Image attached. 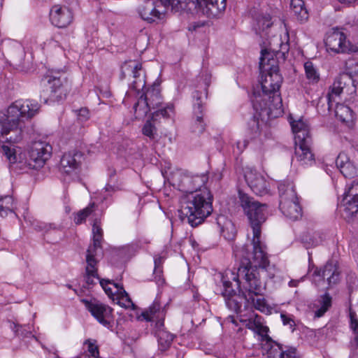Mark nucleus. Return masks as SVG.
I'll return each mask as SVG.
<instances>
[{"instance_id":"1","label":"nucleus","mask_w":358,"mask_h":358,"mask_svg":"<svg viewBox=\"0 0 358 358\" xmlns=\"http://www.w3.org/2000/svg\"><path fill=\"white\" fill-rule=\"evenodd\" d=\"M273 41L279 42V49L273 47L272 41H269V45L272 51L264 49L261 52L259 61V69L261 72L262 94L254 92L252 100L254 109L259 115L268 119L276 118L282 115L284 111L279 90L282 83V77L278 72L277 60L275 53L278 51L283 54L289 50V34L286 31L283 38H273Z\"/></svg>"},{"instance_id":"2","label":"nucleus","mask_w":358,"mask_h":358,"mask_svg":"<svg viewBox=\"0 0 358 358\" xmlns=\"http://www.w3.org/2000/svg\"><path fill=\"white\" fill-rule=\"evenodd\" d=\"M40 109L36 101L17 100L10 104L6 113L0 112V137L10 143H17L22 138L24 120L36 115Z\"/></svg>"},{"instance_id":"3","label":"nucleus","mask_w":358,"mask_h":358,"mask_svg":"<svg viewBox=\"0 0 358 358\" xmlns=\"http://www.w3.org/2000/svg\"><path fill=\"white\" fill-rule=\"evenodd\" d=\"M238 196L241 206L252 229L253 258L259 266H265L268 264V257L261 243L260 236L262 225L266 220L267 206L241 191L238 192Z\"/></svg>"},{"instance_id":"4","label":"nucleus","mask_w":358,"mask_h":358,"mask_svg":"<svg viewBox=\"0 0 358 358\" xmlns=\"http://www.w3.org/2000/svg\"><path fill=\"white\" fill-rule=\"evenodd\" d=\"M213 195L207 188L200 192L187 194L180 201L178 213L181 220L193 227H197L213 212Z\"/></svg>"},{"instance_id":"5","label":"nucleus","mask_w":358,"mask_h":358,"mask_svg":"<svg viewBox=\"0 0 358 358\" xmlns=\"http://www.w3.org/2000/svg\"><path fill=\"white\" fill-rule=\"evenodd\" d=\"M232 250L235 257L238 259H244L238 268V275H244L245 282L243 285L244 291L242 292L244 299H251L252 294H262L264 290V286L259 279V274L257 267L262 269H267L269 266V261L265 266H261L253 258V251L250 252L248 246L239 247L232 245Z\"/></svg>"},{"instance_id":"6","label":"nucleus","mask_w":358,"mask_h":358,"mask_svg":"<svg viewBox=\"0 0 358 358\" xmlns=\"http://www.w3.org/2000/svg\"><path fill=\"white\" fill-rule=\"evenodd\" d=\"M1 150L10 164H11L13 169L24 171L27 167L31 169H38L43 167L45 162L50 159L52 148L46 142H34L29 150V159L27 163H23L22 161L17 162L15 150L11 147L3 145Z\"/></svg>"},{"instance_id":"7","label":"nucleus","mask_w":358,"mask_h":358,"mask_svg":"<svg viewBox=\"0 0 358 358\" xmlns=\"http://www.w3.org/2000/svg\"><path fill=\"white\" fill-rule=\"evenodd\" d=\"M290 124L294 134L295 156L297 161L301 165H312L315 162V157L310 148L312 139L308 124L301 119L292 121Z\"/></svg>"},{"instance_id":"8","label":"nucleus","mask_w":358,"mask_h":358,"mask_svg":"<svg viewBox=\"0 0 358 358\" xmlns=\"http://www.w3.org/2000/svg\"><path fill=\"white\" fill-rule=\"evenodd\" d=\"M165 315L164 309L162 308L159 303L156 301L141 313V317L145 320L155 322V336L157 339L159 350L161 351L168 350L174 338V336L164 327Z\"/></svg>"},{"instance_id":"9","label":"nucleus","mask_w":358,"mask_h":358,"mask_svg":"<svg viewBox=\"0 0 358 358\" xmlns=\"http://www.w3.org/2000/svg\"><path fill=\"white\" fill-rule=\"evenodd\" d=\"M48 99L51 101H60L66 97L69 87L66 74L61 69H50L41 80Z\"/></svg>"},{"instance_id":"10","label":"nucleus","mask_w":358,"mask_h":358,"mask_svg":"<svg viewBox=\"0 0 358 358\" xmlns=\"http://www.w3.org/2000/svg\"><path fill=\"white\" fill-rule=\"evenodd\" d=\"M280 209L292 220H297L302 215V209L298 201L294 186L289 181H284L278 185Z\"/></svg>"},{"instance_id":"11","label":"nucleus","mask_w":358,"mask_h":358,"mask_svg":"<svg viewBox=\"0 0 358 358\" xmlns=\"http://www.w3.org/2000/svg\"><path fill=\"white\" fill-rule=\"evenodd\" d=\"M171 180L172 185L180 191L191 194L202 192L201 187L208 182V176L207 173L194 175L178 170L171 174Z\"/></svg>"},{"instance_id":"12","label":"nucleus","mask_w":358,"mask_h":358,"mask_svg":"<svg viewBox=\"0 0 358 358\" xmlns=\"http://www.w3.org/2000/svg\"><path fill=\"white\" fill-rule=\"evenodd\" d=\"M142 95L152 111V120L153 121H157L161 117L164 118L171 117L173 114V105L172 103L164 104L158 86H152Z\"/></svg>"},{"instance_id":"13","label":"nucleus","mask_w":358,"mask_h":358,"mask_svg":"<svg viewBox=\"0 0 358 358\" xmlns=\"http://www.w3.org/2000/svg\"><path fill=\"white\" fill-rule=\"evenodd\" d=\"M83 157V153L78 150H71L62 155L59 170L65 180H73L78 178Z\"/></svg>"},{"instance_id":"14","label":"nucleus","mask_w":358,"mask_h":358,"mask_svg":"<svg viewBox=\"0 0 358 358\" xmlns=\"http://www.w3.org/2000/svg\"><path fill=\"white\" fill-rule=\"evenodd\" d=\"M81 301L100 324L108 329L112 327L113 318L111 308L94 299H82Z\"/></svg>"},{"instance_id":"15","label":"nucleus","mask_w":358,"mask_h":358,"mask_svg":"<svg viewBox=\"0 0 358 358\" xmlns=\"http://www.w3.org/2000/svg\"><path fill=\"white\" fill-rule=\"evenodd\" d=\"M356 91L355 81L351 75L343 73L338 76L331 89V92L327 95L329 108L332 107V101L334 96H339L341 93L351 94Z\"/></svg>"},{"instance_id":"16","label":"nucleus","mask_w":358,"mask_h":358,"mask_svg":"<svg viewBox=\"0 0 358 358\" xmlns=\"http://www.w3.org/2000/svg\"><path fill=\"white\" fill-rule=\"evenodd\" d=\"M122 78H124V71H131L133 74L134 80L131 83V88L138 94L143 90L145 86V74L142 69V64L135 61H130L125 63L122 67Z\"/></svg>"},{"instance_id":"17","label":"nucleus","mask_w":358,"mask_h":358,"mask_svg":"<svg viewBox=\"0 0 358 358\" xmlns=\"http://www.w3.org/2000/svg\"><path fill=\"white\" fill-rule=\"evenodd\" d=\"M52 24L59 28H64L73 20L72 11L66 6L54 5L50 12Z\"/></svg>"},{"instance_id":"18","label":"nucleus","mask_w":358,"mask_h":358,"mask_svg":"<svg viewBox=\"0 0 358 358\" xmlns=\"http://www.w3.org/2000/svg\"><path fill=\"white\" fill-rule=\"evenodd\" d=\"M343 203L345 218L352 217L358 212V182L354 181L344 193Z\"/></svg>"},{"instance_id":"19","label":"nucleus","mask_w":358,"mask_h":358,"mask_svg":"<svg viewBox=\"0 0 358 358\" xmlns=\"http://www.w3.org/2000/svg\"><path fill=\"white\" fill-rule=\"evenodd\" d=\"M325 45L328 51L335 53L345 52L348 50L345 35L338 29L327 34Z\"/></svg>"},{"instance_id":"20","label":"nucleus","mask_w":358,"mask_h":358,"mask_svg":"<svg viewBox=\"0 0 358 358\" xmlns=\"http://www.w3.org/2000/svg\"><path fill=\"white\" fill-rule=\"evenodd\" d=\"M245 179L248 186L256 194L262 195L267 192V183L265 178L255 170H247L245 173Z\"/></svg>"},{"instance_id":"21","label":"nucleus","mask_w":358,"mask_h":358,"mask_svg":"<svg viewBox=\"0 0 358 358\" xmlns=\"http://www.w3.org/2000/svg\"><path fill=\"white\" fill-rule=\"evenodd\" d=\"M140 17L148 23L162 19L163 14L157 8L155 0H145L138 7Z\"/></svg>"},{"instance_id":"22","label":"nucleus","mask_w":358,"mask_h":358,"mask_svg":"<svg viewBox=\"0 0 358 358\" xmlns=\"http://www.w3.org/2000/svg\"><path fill=\"white\" fill-rule=\"evenodd\" d=\"M192 1L196 3L203 12L208 17H217L226 8V0H191L188 2Z\"/></svg>"},{"instance_id":"23","label":"nucleus","mask_w":358,"mask_h":358,"mask_svg":"<svg viewBox=\"0 0 358 358\" xmlns=\"http://www.w3.org/2000/svg\"><path fill=\"white\" fill-rule=\"evenodd\" d=\"M336 165L345 178H355L358 176V167L345 153L338 155L336 159Z\"/></svg>"},{"instance_id":"24","label":"nucleus","mask_w":358,"mask_h":358,"mask_svg":"<svg viewBox=\"0 0 358 358\" xmlns=\"http://www.w3.org/2000/svg\"><path fill=\"white\" fill-rule=\"evenodd\" d=\"M268 358H297L296 349L293 347H282L279 343L272 345V347L267 350Z\"/></svg>"},{"instance_id":"25","label":"nucleus","mask_w":358,"mask_h":358,"mask_svg":"<svg viewBox=\"0 0 358 358\" xmlns=\"http://www.w3.org/2000/svg\"><path fill=\"white\" fill-rule=\"evenodd\" d=\"M314 274L327 279L330 286L336 284L339 281L340 273L338 268L331 262H328L322 270L315 271Z\"/></svg>"},{"instance_id":"26","label":"nucleus","mask_w":358,"mask_h":358,"mask_svg":"<svg viewBox=\"0 0 358 358\" xmlns=\"http://www.w3.org/2000/svg\"><path fill=\"white\" fill-rule=\"evenodd\" d=\"M217 224L225 239L233 241L235 238L236 230L231 220H228L224 215H219L217 217Z\"/></svg>"},{"instance_id":"27","label":"nucleus","mask_w":358,"mask_h":358,"mask_svg":"<svg viewBox=\"0 0 358 358\" xmlns=\"http://www.w3.org/2000/svg\"><path fill=\"white\" fill-rule=\"evenodd\" d=\"M86 276L85 281L88 285H93L96 283L95 279L100 280L97 273L98 260L96 257L86 255Z\"/></svg>"},{"instance_id":"28","label":"nucleus","mask_w":358,"mask_h":358,"mask_svg":"<svg viewBox=\"0 0 358 358\" xmlns=\"http://www.w3.org/2000/svg\"><path fill=\"white\" fill-rule=\"evenodd\" d=\"M256 24L255 29L257 33L259 34L262 37L268 35L267 30L272 26L271 17L268 13H259L255 17Z\"/></svg>"},{"instance_id":"29","label":"nucleus","mask_w":358,"mask_h":358,"mask_svg":"<svg viewBox=\"0 0 358 358\" xmlns=\"http://www.w3.org/2000/svg\"><path fill=\"white\" fill-rule=\"evenodd\" d=\"M93 244L90 245L87 250V255L96 257L97 250L101 248V243L103 239V231L101 228L96 223L92 227Z\"/></svg>"},{"instance_id":"30","label":"nucleus","mask_w":358,"mask_h":358,"mask_svg":"<svg viewBox=\"0 0 358 358\" xmlns=\"http://www.w3.org/2000/svg\"><path fill=\"white\" fill-rule=\"evenodd\" d=\"M25 221L28 222L36 231H43L44 234H48L50 231H60L61 228L53 223H45L41 222L31 217H25Z\"/></svg>"},{"instance_id":"31","label":"nucleus","mask_w":358,"mask_h":358,"mask_svg":"<svg viewBox=\"0 0 358 358\" xmlns=\"http://www.w3.org/2000/svg\"><path fill=\"white\" fill-rule=\"evenodd\" d=\"M16 201L12 196L6 195L0 197V216L6 217L8 213H15Z\"/></svg>"},{"instance_id":"32","label":"nucleus","mask_w":358,"mask_h":358,"mask_svg":"<svg viewBox=\"0 0 358 358\" xmlns=\"http://www.w3.org/2000/svg\"><path fill=\"white\" fill-rule=\"evenodd\" d=\"M116 288V294L117 303L125 308H134V304L130 299L128 293L124 290L123 286L120 284H114Z\"/></svg>"},{"instance_id":"33","label":"nucleus","mask_w":358,"mask_h":358,"mask_svg":"<svg viewBox=\"0 0 358 358\" xmlns=\"http://www.w3.org/2000/svg\"><path fill=\"white\" fill-rule=\"evenodd\" d=\"M335 113L337 118L350 125L353 122L352 110L347 106L336 103Z\"/></svg>"},{"instance_id":"34","label":"nucleus","mask_w":358,"mask_h":358,"mask_svg":"<svg viewBox=\"0 0 358 358\" xmlns=\"http://www.w3.org/2000/svg\"><path fill=\"white\" fill-rule=\"evenodd\" d=\"M133 109L136 119H142L145 117L149 112L151 113L152 112L148 106L146 100L143 99V95H141L137 102L135 103Z\"/></svg>"},{"instance_id":"35","label":"nucleus","mask_w":358,"mask_h":358,"mask_svg":"<svg viewBox=\"0 0 358 358\" xmlns=\"http://www.w3.org/2000/svg\"><path fill=\"white\" fill-rule=\"evenodd\" d=\"M192 97L194 99L193 112H203V99L207 97L206 89H204L203 91L195 90L192 93Z\"/></svg>"},{"instance_id":"36","label":"nucleus","mask_w":358,"mask_h":358,"mask_svg":"<svg viewBox=\"0 0 358 358\" xmlns=\"http://www.w3.org/2000/svg\"><path fill=\"white\" fill-rule=\"evenodd\" d=\"M194 120L192 124V131L196 134H201L205 131L206 123L203 120V112H193Z\"/></svg>"},{"instance_id":"37","label":"nucleus","mask_w":358,"mask_h":358,"mask_svg":"<svg viewBox=\"0 0 358 358\" xmlns=\"http://www.w3.org/2000/svg\"><path fill=\"white\" fill-rule=\"evenodd\" d=\"M301 240L307 248L317 246L322 241L318 232H314L313 234L309 233L304 234L301 236Z\"/></svg>"},{"instance_id":"38","label":"nucleus","mask_w":358,"mask_h":358,"mask_svg":"<svg viewBox=\"0 0 358 358\" xmlns=\"http://www.w3.org/2000/svg\"><path fill=\"white\" fill-rule=\"evenodd\" d=\"M96 206L94 203H90L86 208L79 210L74 217V222L80 224L84 222L87 217H89L96 209Z\"/></svg>"},{"instance_id":"39","label":"nucleus","mask_w":358,"mask_h":358,"mask_svg":"<svg viewBox=\"0 0 358 358\" xmlns=\"http://www.w3.org/2000/svg\"><path fill=\"white\" fill-rule=\"evenodd\" d=\"M248 305L252 306L256 309L263 312L266 309L265 299L262 297V294H252L251 299H245Z\"/></svg>"},{"instance_id":"40","label":"nucleus","mask_w":358,"mask_h":358,"mask_svg":"<svg viewBox=\"0 0 358 358\" xmlns=\"http://www.w3.org/2000/svg\"><path fill=\"white\" fill-rule=\"evenodd\" d=\"M268 331V328L266 326H264L262 320L260 321L258 327L255 329V332L257 333L258 335H259L262 337V341H266V344L269 347L268 350L272 347V345H275V343H278L275 341H273L271 337L267 334Z\"/></svg>"},{"instance_id":"41","label":"nucleus","mask_w":358,"mask_h":358,"mask_svg":"<svg viewBox=\"0 0 358 358\" xmlns=\"http://www.w3.org/2000/svg\"><path fill=\"white\" fill-rule=\"evenodd\" d=\"M331 297L329 294L326 293L320 301V308L315 311V316L322 317L331 307Z\"/></svg>"},{"instance_id":"42","label":"nucleus","mask_w":358,"mask_h":358,"mask_svg":"<svg viewBox=\"0 0 358 358\" xmlns=\"http://www.w3.org/2000/svg\"><path fill=\"white\" fill-rule=\"evenodd\" d=\"M304 69L306 72V76L308 80L310 82L316 83L319 80L320 76L317 73L316 69L313 66V64L311 62H306L304 64Z\"/></svg>"},{"instance_id":"43","label":"nucleus","mask_w":358,"mask_h":358,"mask_svg":"<svg viewBox=\"0 0 358 358\" xmlns=\"http://www.w3.org/2000/svg\"><path fill=\"white\" fill-rule=\"evenodd\" d=\"M142 133L144 136L148 137L150 140H155L157 133V129L155 125H153L150 121H147L145 124L143 125L142 129Z\"/></svg>"},{"instance_id":"44","label":"nucleus","mask_w":358,"mask_h":358,"mask_svg":"<svg viewBox=\"0 0 358 358\" xmlns=\"http://www.w3.org/2000/svg\"><path fill=\"white\" fill-rule=\"evenodd\" d=\"M85 345L87 347V351L90 353L91 358H100L99 347L96 344V341L88 339L85 342Z\"/></svg>"},{"instance_id":"45","label":"nucleus","mask_w":358,"mask_h":358,"mask_svg":"<svg viewBox=\"0 0 358 358\" xmlns=\"http://www.w3.org/2000/svg\"><path fill=\"white\" fill-rule=\"evenodd\" d=\"M248 129L250 131L251 138H255L260 134L259 122L258 118L254 116L248 122Z\"/></svg>"},{"instance_id":"46","label":"nucleus","mask_w":358,"mask_h":358,"mask_svg":"<svg viewBox=\"0 0 358 358\" xmlns=\"http://www.w3.org/2000/svg\"><path fill=\"white\" fill-rule=\"evenodd\" d=\"M222 281L223 286L222 295L224 296V298L235 296L236 291L232 287V283L229 280H226L224 277H222Z\"/></svg>"},{"instance_id":"47","label":"nucleus","mask_w":358,"mask_h":358,"mask_svg":"<svg viewBox=\"0 0 358 358\" xmlns=\"http://www.w3.org/2000/svg\"><path fill=\"white\" fill-rule=\"evenodd\" d=\"M292 10L297 20L301 23L306 22L308 19V13L304 6L298 8L296 7Z\"/></svg>"},{"instance_id":"48","label":"nucleus","mask_w":358,"mask_h":358,"mask_svg":"<svg viewBox=\"0 0 358 358\" xmlns=\"http://www.w3.org/2000/svg\"><path fill=\"white\" fill-rule=\"evenodd\" d=\"M261 320H262V317L259 316L257 315H255L254 317H251L249 319L242 320L241 322H243L245 324V327L248 329H251L253 331H255V329L258 327V325Z\"/></svg>"},{"instance_id":"49","label":"nucleus","mask_w":358,"mask_h":358,"mask_svg":"<svg viewBox=\"0 0 358 358\" xmlns=\"http://www.w3.org/2000/svg\"><path fill=\"white\" fill-rule=\"evenodd\" d=\"M224 299L225 303L229 309L236 312L241 308V305L237 301L236 295L224 298Z\"/></svg>"},{"instance_id":"50","label":"nucleus","mask_w":358,"mask_h":358,"mask_svg":"<svg viewBox=\"0 0 358 358\" xmlns=\"http://www.w3.org/2000/svg\"><path fill=\"white\" fill-rule=\"evenodd\" d=\"M99 283H100L101 287L105 291L106 294L109 297L112 296L114 294L113 292L112 291L111 287H110L108 286V285H113L114 286V284H116L115 282H114L113 281L110 280L100 279Z\"/></svg>"},{"instance_id":"51","label":"nucleus","mask_w":358,"mask_h":358,"mask_svg":"<svg viewBox=\"0 0 358 358\" xmlns=\"http://www.w3.org/2000/svg\"><path fill=\"white\" fill-rule=\"evenodd\" d=\"M13 329L15 330V333L17 335L24 336V337H28L29 336L31 335V333L25 329V327L20 326L18 324H14Z\"/></svg>"},{"instance_id":"52","label":"nucleus","mask_w":358,"mask_h":358,"mask_svg":"<svg viewBox=\"0 0 358 358\" xmlns=\"http://www.w3.org/2000/svg\"><path fill=\"white\" fill-rule=\"evenodd\" d=\"M350 327L353 330L355 335H356L357 333H358V320L355 318V313L352 311L350 312Z\"/></svg>"},{"instance_id":"53","label":"nucleus","mask_w":358,"mask_h":358,"mask_svg":"<svg viewBox=\"0 0 358 358\" xmlns=\"http://www.w3.org/2000/svg\"><path fill=\"white\" fill-rule=\"evenodd\" d=\"M90 112L88 109L84 108L78 110V117L80 121L84 122L89 118Z\"/></svg>"},{"instance_id":"54","label":"nucleus","mask_w":358,"mask_h":358,"mask_svg":"<svg viewBox=\"0 0 358 358\" xmlns=\"http://www.w3.org/2000/svg\"><path fill=\"white\" fill-rule=\"evenodd\" d=\"M247 145H248V141H246V140L237 141L236 143V148L237 151H236L234 149V152H236L237 154L241 153L243 151V150L246 148Z\"/></svg>"},{"instance_id":"55","label":"nucleus","mask_w":358,"mask_h":358,"mask_svg":"<svg viewBox=\"0 0 358 358\" xmlns=\"http://www.w3.org/2000/svg\"><path fill=\"white\" fill-rule=\"evenodd\" d=\"M163 257H155V259H154V262H155V273H162V269H161V265L163 263Z\"/></svg>"},{"instance_id":"56","label":"nucleus","mask_w":358,"mask_h":358,"mask_svg":"<svg viewBox=\"0 0 358 358\" xmlns=\"http://www.w3.org/2000/svg\"><path fill=\"white\" fill-rule=\"evenodd\" d=\"M302 6H304L303 0H291L290 8L292 10Z\"/></svg>"},{"instance_id":"57","label":"nucleus","mask_w":358,"mask_h":358,"mask_svg":"<svg viewBox=\"0 0 358 358\" xmlns=\"http://www.w3.org/2000/svg\"><path fill=\"white\" fill-rule=\"evenodd\" d=\"M281 318L282 320L283 324H290L291 327H292L294 324V322L293 320L287 317L286 315L281 314Z\"/></svg>"},{"instance_id":"58","label":"nucleus","mask_w":358,"mask_h":358,"mask_svg":"<svg viewBox=\"0 0 358 358\" xmlns=\"http://www.w3.org/2000/svg\"><path fill=\"white\" fill-rule=\"evenodd\" d=\"M339 3L343 5L350 6L353 5L357 0H337Z\"/></svg>"},{"instance_id":"59","label":"nucleus","mask_w":358,"mask_h":358,"mask_svg":"<svg viewBox=\"0 0 358 358\" xmlns=\"http://www.w3.org/2000/svg\"><path fill=\"white\" fill-rule=\"evenodd\" d=\"M299 282V280H292L289 282V287H296V286H298Z\"/></svg>"},{"instance_id":"60","label":"nucleus","mask_w":358,"mask_h":358,"mask_svg":"<svg viewBox=\"0 0 358 358\" xmlns=\"http://www.w3.org/2000/svg\"><path fill=\"white\" fill-rule=\"evenodd\" d=\"M105 189H106V191H107V192L116 190V187H115L114 186L110 185H107L106 186Z\"/></svg>"},{"instance_id":"61","label":"nucleus","mask_w":358,"mask_h":358,"mask_svg":"<svg viewBox=\"0 0 358 358\" xmlns=\"http://www.w3.org/2000/svg\"><path fill=\"white\" fill-rule=\"evenodd\" d=\"M354 343L358 348V333L354 336Z\"/></svg>"},{"instance_id":"62","label":"nucleus","mask_w":358,"mask_h":358,"mask_svg":"<svg viewBox=\"0 0 358 358\" xmlns=\"http://www.w3.org/2000/svg\"><path fill=\"white\" fill-rule=\"evenodd\" d=\"M236 289H239V287H240V285H239V281H238V280H236Z\"/></svg>"},{"instance_id":"63","label":"nucleus","mask_w":358,"mask_h":358,"mask_svg":"<svg viewBox=\"0 0 358 358\" xmlns=\"http://www.w3.org/2000/svg\"><path fill=\"white\" fill-rule=\"evenodd\" d=\"M66 287H67L68 288H69V289H71V288H72V287H71V285H66Z\"/></svg>"},{"instance_id":"64","label":"nucleus","mask_w":358,"mask_h":358,"mask_svg":"<svg viewBox=\"0 0 358 358\" xmlns=\"http://www.w3.org/2000/svg\"><path fill=\"white\" fill-rule=\"evenodd\" d=\"M357 50H358V48H357Z\"/></svg>"}]
</instances>
